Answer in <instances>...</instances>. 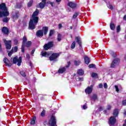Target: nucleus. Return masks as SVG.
I'll use <instances>...</instances> for the list:
<instances>
[{"label": "nucleus", "mask_w": 126, "mask_h": 126, "mask_svg": "<svg viewBox=\"0 0 126 126\" xmlns=\"http://www.w3.org/2000/svg\"><path fill=\"white\" fill-rule=\"evenodd\" d=\"M68 6L71 7V8H75L76 7V3L70 1L67 3Z\"/></svg>", "instance_id": "obj_14"}, {"label": "nucleus", "mask_w": 126, "mask_h": 126, "mask_svg": "<svg viewBox=\"0 0 126 126\" xmlns=\"http://www.w3.org/2000/svg\"><path fill=\"white\" fill-rule=\"evenodd\" d=\"M97 96L96 94H94L93 95L92 99L93 100H94V101H95V100H97Z\"/></svg>", "instance_id": "obj_35"}, {"label": "nucleus", "mask_w": 126, "mask_h": 126, "mask_svg": "<svg viewBox=\"0 0 126 126\" xmlns=\"http://www.w3.org/2000/svg\"><path fill=\"white\" fill-rule=\"evenodd\" d=\"M75 40H76V42L77 43L79 44L80 47H81V40L80 39V38H79V37H76Z\"/></svg>", "instance_id": "obj_23"}, {"label": "nucleus", "mask_w": 126, "mask_h": 126, "mask_svg": "<svg viewBox=\"0 0 126 126\" xmlns=\"http://www.w3.org/2000/svg\"><path fill=\"white\" fill-rule=\"evenodd\" d=\"M62 27H63V25H62L61 24H60L59 25V29H61L62 28Z\"/></svg>", "instance_id": "obj_52"}, {"label": "nucleus", "mask_w": 126, "mask_h": 126, "mask_svg": "<svg viewBox=\"0 0 126 126\" xmlns=\"http://www.w3.org/2000/svg\"><path fill=\"white\" fill-rule=\"evenodd\" d=\"M113 116L114 118H117V117L119 116V110L118 109L114 110L113 112Z\"/></svg>", "instance_id": "obj_21"}, {"label": "nucleus", "mask_w": 126, "mask_h": 126, "mask_svg": "<svg viewBox=\"0 0 126 126\" xmlns=\"http://www.w3.org/2000/svg\"><path fill=\"white\" fill-rule=\"evenodd\" d=\"M46 2L47 1H46V0H42V2L39 4L40 8H44V7H45V5H46Z\"/></svg>", "instance_id": "obj_15"}, {"label": "nucleus", "mask_w": 126, "mask_h": 126, "mask_svg": "<svg viewBox=\"0 0 126 126\" xmlns=\"http://www.w3.org/2000/svg\"><path fill=\"white\" fill-rule=\"evenodd\" d=\"M122 105L123 106H126V100H123L122 101Z\"/></svg>", "instance_id": "obj_45"}, {"label": "nucleus", "mask_w": 126, "mask_h": 126, "mask_svg": "<svg viewBox=\"0 0 126 126\" xmlns=\"http://www.w3.org/2000/svg\"><path fill=\"white\" fill-rule=\"evenodd\" d=\"M78 15H79V13H75V14L73 15V19H75L77 17Z\"/></svg>", "instance_id": "obj_36"}, {"label": "nucleus", "mask_w": 126, "mask_h": 126, "mask_svg": "<svg viewBox=\"0 0 126 126\" xmlns=\"http://www.w3.org/2000/svg\"><path fill=\"white\" fill-rule=\"evenodd\" d=\"M54 2H51V3H50V4H51V6H54Z\"/></svg>", "instance_id": "obj_55"}, {"label": "nucleus", "mask_w": 126, "mask_h": 126, "mask_svg": "<svg viewBox=\"0 0 126 126\" xmlns=\"http://www.w3.org/2000/svg\"><path fill=\"white\" fill-rule=\"evenodd\" d=\"M76 80L77 81H83V78H78Z\"/></svg>", "instance_id": "obj_43"}, {"label": "nucleus", "mask_w": 126, "mask_h": 126, "mask_svg": "<svg viewBox=\"0 0 126 126\" xmlns=\"http://www.w3.org/2000/svg\"><path fill=\"white\" fill-rule=\"evenodd\" d=\"M32 4H33V0H30L28 3V7H31V6H32Z\"/></svg>", "instance_id": "obj_30"}, {"label": "nucleus", "mask_w": 126, "mask_h": 126, "mask_svg": "<svg viewBox=\"0 0 126 126\" xmlns=\"http://www.w3.org/2000/svg\"><path fill=\"white\" fill-rule=\"evenodd\" d=\"M26 42H27V38L26 36H24L23 37V43L21 47V51L22 53H25V51L24 50L25 48V44H26Z\"/></svg>", "instance_id": "obj_8"}, {"label": "nucleus", "mask_w": 126, "mask_h": 126, "mask_svg": "<svg viewBox=\"0 0 126 126\" xmlns=\"http://www.w3.org/2000/svg\"><path fill=\"white\" fill-rule=\"evenodd\" d=\"M26 58L27 59H28V60H29V59H30V55H29V54H27L26 55Z\"/></svg>", "instance_id": "obj_50"}, {"label": "nucleus", "mask_w": 126, "mask_h": 126, "mask_svg": "<svg viewBox=\"0 0 126 126\" xmlns=\"http://www.w3.org/2000/svg\"><path fill=\"white\" fill-rule=\"evenodd\" d=\"M9 12L7 10L6 5L5 3H2L0 4V18L3 17V16H9Z\"/></svg>", "instance_id": "obj_2"}, {"label": "nucleus", "mask_w": 126, "mask_h": 126, "mask_svg": "<svg viewBox=\"0 0 126 126\" xmlns=\"http://www.w3.org/2000/svg\"><path fill=\"white\" fill-rule=\"evenodd\" d=\"M75 48V41H73L71 45V49H74Z\"/></svg>", "instance_id": "obj_33"}, {"label": "nucleus", "mask_w": 126, "mask_h": 126, "mask_svg": "<svg viewBox=\"0 0 126 126\" xmlns=\"http://www.w3.org/2000/svg\"><path fill=\"white\" fill-rule=\"evenodd\" d=\"M51 2H51L50 1H47V3H48L49 4H50Z\"/></svg>", "instance_id": "obj_59"}, {"label": "nucleus", "mask_w": 126, "mask_h": 126, "mask_svg": "<svg viewBox=\"0 0 126 126\" xmlns=\"http://www.w3.org/2000/svg\"><path fill=\"white\" fill-rule=\"evenodd\" d=\"M0 52H1V44L0 43Z\"/></svg>", "instance_id": "obj_57"}, {"label": "nucleus", "mask_w": 126, "mask_h": 126, "mask_svg": "<svg viewBox=\"0 0 126 126\" xmlns=\"http://www.w3.org/2000/svg\"><path fill=\"white\" fill-rule=\"evenodd\" d=\"M110 27L111 30H115L116 28V26H115V24H114L112 23H111L110 24Z\"/></svg>", "instance_id": "obj_25"}, {"label": "nucleus", "mask_w": 126, "mask_h": 126, "mask_svg": "<svg viewBox=\"0 0 126 126\" xmlns=\"http://www.w3.org/2000/svg\"><path fill=\"white\" fill-rule=\"evenodd\" d=\"M124 115H125V116H126V111H125L124 112Z\"/></svg>", "instance_id": "obj_61"}, {"label": "nucleus", "mask_w": 126, "mask_h": 126, "mask_svg": "<svg viewBox=\"0 0 126 126\" xmlns=\"http://www.w3.org/2000/svg\"><path fill=\"white\" fill-rule=\"evenodd\" d=\"M4 63L7 66H11V64L10 63V61H9L6 58H4L3 60Z\"/></svg>", "instance_id": "obj_12"}, {"label": "nucleus", "mask_w": 126, "mask_h": 126, "mask_svg": "<svg viewBox=\"0 0 126 126\" xmlns=\"http://www.w3.org/2000/svg\"><path fill=\"white\" fill-rule=\"evenodd\" d=\"M111 108H112V107L111 106V105H108L107 106V110H111Z\"/></svg>", "instance_id": "obj_49"}, {"label": "nucleus", "mask_w": 126, "mask_h": 126, "mask_svg": "<svg viewBox=\"0 0 126 126\" xmlns=\"http://www.w3.org/2000/svg\"><path fill=\"white\" fill-rule=\"evenodd\" d=\"M89 67H90V68L92 67L95 68L96 67L95 66V65L94 64H91L89 65Z\"/></svg>", "instance_id": "obj_41"}, {"label": "nucleus", "mask_w": 126, "mask_h": 126, "mask_svg": "<svg viewBox=\"0 0 126 126\" xmlns=\"http://www.w3.org/2000/svg\"><path fill=\"white\" fill-rule=\"evenodd\" d=\"M60 56V54L59 53H53L52 55L49 57L50 61H55L57 58H58Z\"/></svg>", "instance_id": "obj_10"}, {"label": "nucleus", "mask_w": 126, "mask_h": 126, "mask_svg": "<svg viewBox=\"0 0 126 126\" xmlns=\"http://www.w3.org/2000/svg\"><path fill=\"white\" fill-rule=\"evenodd\" d=\"M115 88L116 92L119 93V91H120V90H119V87H118V86L117 85H115Z\"/></svg>", "instance_id": "obj_42"}, {"label": "nucleus", "mask_w": 126, "mask_h": 126, "mask_svg": "<svg viewBox=\"0 0 126 126\" xmlns=\"http://www.w3.org/2000/svg\"><path fill=\"white\" fill-rule=\"evenodd\" d=\"M74 64L75 65H79V64H80V61H75Z\"/></svg>", "instance_id": "obj_32"}, {"label": "nucleus", "mask_w": 126, "mask_h": 126, "mask_svg": "<svg viewBox=\"0 0 126 126\" xmlns=\"http://www.w3.org/2000/svg\"><path fill=\"white\" fill-rule=\"evenodd\" d=\"M116 122H117V119L114 116H111L109 118V124L110 126H115V124H116Z\"/></svg>", "instance_id": "obj_7"}, {"label": "nucleus", "mask_w": 126, "mask_h": 126, "mask_svg": "<svg viewBox=\"0 0 126 126\" xmlns=\"http://www.w3.org/2000/svg\"><path fill=\"white\" fill-rule=\"evenodd\" d=\"M66 70L65 67H60L58 70L59 73H63Z\"/></svg>", "instance_id": "obj_19"}, {"label": "nucleus", "mask_w": 126, "mask_h": 126, "mask_svg": "<svg viewBox=\"0 0 126 126\" xmlns=\"http://www.w3.org/2000/svg\"><path fill=\"white\" fill-rule=\"evenodd\" d=\"M83 109L84 110H85V109H87V106L86 105H83Z\"/></svg>", "instance_id": "obj_51"}, {"label": "nucleus", "mask_w": 126, "mask_h": 126, "mask_svg": "<svg viewBox=\"0 0 126 126\" xmlns=\"http://www.w3.org/2000/svg\"><path fill=\"white\" fill-rule=\"evenodd\" d=\"M3 41L6 50H10V49H11V40H6V39H4Z\"/></svg>", "instance_id": "obj_6"}, {"label": "nucleus", "mask_w": 126, "mask_h": 126, "mask_svg": "<svg viewBox=\"0 0 126 126\" xmlns=\"http://www.w3.org/2000/svg\"><path fill=\"white\" fill-rule=\"evenodd\" d=\"M20 74L22 76H24V77H25V76H26V74H25V72L24 71H21Z\"/></svg>", "instance_id": "obj_39"}, {"label": "nucleus", "mask_w": 126, "mask_h": 126, "mask_svg": "<svg viewBox=\"0 0 126 126\" xmlns=\"http://www.w3.org/2000/svg\"><path fill=\"white\" fill-rule=\"evenodd\" d=\"M103 87L105 89H107V88H108V85H107V83H105L104 84Z\"/></svg>", "instance_id": "obj_44"}, {"label": "nucleus", "mask_w": 126, "mask_h": 126, "mask_svg": "<svg viewBox=\"0 0 126 126\" xmlns=\"http://www.w3.org/2000/svg\"><path fill=\"white\" fill-rule=\"evenodd\" d=\"M49 124L51 126H57V120L56 117L52 116L49 120Z\"/></svg>", "instance_id": "obj_5"}, {"label": "nucleus", "mask_w": 126, "mask_h": 126, "mask_svg": "<svg viewBox=\"0 0 126 126\" xmlns=\"http://www.w3.org/2000/svg\"><path fill=\"white\" fill-rule=\"evenodd\" d=\"M102 87H103V84H99V88H102Z\"/></svg>", "instance_id": "obj_54"}, {"label": "nucleus", "mask_w": 126, "mask_h": 126, "mask_svg": "<svg viewBox=\"0 0 126 126\" xmlns=\"http://www.w3.org/2000/svg\"><path fill=\"white\" fill-rule=\"evenodd\" d=\"M84 61L85 63L86 64H89V63H90V59L86 56L84 57Z\"/></svg>", "instance_id": "obj_20"}, {"label": "nucleus", "mask_w": 126, "mask_h": 126, "mask_svg": "<svg viewBox=\"0 0 126 126\" xmlns=\"http://www.w3.org/2000/svg\"><path fill=\"white\" fill-rule=\"evenodd\" d=\"M62 0H56L57 2H60Z\"/></svg>", "instance_id": "obj_60"}, {"label": "nucleus", "mask_w": 126, "mask_h": 126, "mask_svg": "<svg viewBox=\"0 0 126 126\" xmlns=\"http://www.w3.org/2000/svg\"><path fill=\"white\" fill-rule=\"evenodd\" d=\"M34 52H35V50H32V55H33Z\"/></svg>", "instance_id": "obj_56"}, {"label": "nucleus", "mask_w": 126, "mask_h": 126, "mask_svg": "<svg viewBox=\"0 0 126 126\" xmlns=\"http://www.w3.org/2000/svg\"><path fill=\"white\" fill-rule=\"evenodd\" d=\"M36 35L37 37H43L44 36V32L42 30H38L36 32Z\"/></svg>", "instance_id": "obj_13"}, {"label": "nucleus", "mask_w": 126, "mask_h": 126, "mask_svg": "<svg viewBox=\"0 0 126 126\" xmlns=\"http://www.w3.org/2000/svg\"><path fill=\"white\" fill-rule=\"evenodd\" d=\"M41 55L42 57H49V56H50L51 54H50V53L41 52Z\"/></svg>", "instance_id": "obj_22"}, {"label": "nucleus", "mask_w": 126, "mask_h": 126, "mask_svg": "<svg viewBox=\"0 0 126 126\" xmlns=\"http://www.w3.org/2000/svg\"><path fill=\"white\" fill-rule=\"evenodd\" d=\"M22 62V58L21 57H20L18 59L17 57H15L13 59V63H17V65L18 66H20L21 65V63Z\"/></svg>", "instance_id": "obj_3"}, {"label": "nucleus", "mask_w": 126, "mask_h": 126, "mask_svg": "<svg viewBox=\"0 0 126 126\" xmlns=\"http://www.w3.org/2000/svg\"><path fill=\"white\" fill-rule=\"evenodd\" d=\"M77 73L79 75H83L84 74V71L82 69H79Z\"/></svg>", "instance_id": "obj_24"}, {"label": "nucleus", "mask_w": 126, "mask_h": 126, "mask_svg": "<svg viewBox=\"0 0 126 126\" xmlns=\"http://www.w3.org/2000/svg\"><path fill=\"white\" fill-rule=\"evenodd\" d=\"M2 32H3V33H4V34H5L6 35H8V29H7V28L5 27H3V28L2 29Z\"/></svg>", "instance_id": "obj_17"}, {"label": "nucleus", "mask_w": 126, "mask_h": 126, "mask_svg": "<svg viewBox=\"0 0 126 126\" xmlns=\"http://www.w3.org/2000/svg\"><path fill=\"white\" fill-rule=\"evenodd\" d=\"M92 90H93V86H91L86 89L85 93L87 94H91V93H92Z\"/></svg>", "instance_id": "obj_11"}, {"label": "nucleus", "mask_w": 126, "mask_h": 126, "mask_svg": "<svg viewBox=\"0 0 126 126\" xmlns=\"http://www.w3.org/2000/svg\"><path fill=\"white\" fill-rule=\"evenodd\" d=\"M68 65L66 66V67H68L70 65V62H68Z\"/></svg>", "instance_id": "obj_53"}, {"label": "nucleus", "mask_w": 126, "mask_h": 126, "mask_svg": "<svg viewBox=\"0 0 126 126\" xmlns=\"http://www.w3.org/2000/svg\"><path fill=\"white\" fill-rule=\"evenodd\" d=\"M38 14H39V10L36 9L35 11L33 12L29 23V29L30 30H33V29L36 28L35 26H36L39 20V18L37 17Z\"/></svg>", "instance_id": "obj_1"}, {"label": "nucleus", "mask_w": 126, "mask_h": 126, "mask_svg": "<svg viewBox=\"0 0 126 126\" xmlns=\"http://www.w3.org/2000/svg\"><path fill=\"white\" fill-rule=\"evenodd\" d=\"M46 114V111L45 110H43L41 114H40V116H41L42 117H45V114Z\"/></svg>", "instance_id": "obj_37"}, {"label": "nucleus", "mask_w": 126, "mask_h": 126, "mask_svg": "<svg viewBox=\"0 0 126 126\" xmlns=\"http://www.w3.org/2000/svg\"><path fill=\"white\" fill-rule=\"evenodd\" d=\"M121 29V26H118L117 28V32H120V30Z\"/></svg>", "instance_id": "obj_46"}, {"label": "nucleus", "mask_w": 126, "mask_h": 126, "mask_svg": "<svg viewBox=\"0 0 126 126\" xmlns=\"http://www.w3.org/2000/svg\"><path fill=\"white\" fill-rule=\"evenodd\" d=\"M124 20H126V15H125L124 17Z\"/></svg>", "instance_id": "obj_58"}, {"label": "nucleus", "mask_w": 126, "mask_h": 126, "mask_svg": "<svg viewBox=\"0 0 126 126\" xmlns=\"http://www.w3.org/2000/svg\"><path fill=\"white\" fill-rule=\"evenodd\" d=\"M107 7H108V8H109V9H114V6H113V5H112V4H111L110 3H107Z\"/></svg>", "instance_id": "obj_26"}, {"label": "nucleus", "mask_w": 126, "mask_h": 126, "mask_svg": "<svg viewBox=\"0 0 126 126\" xmlns=\"http://www.w3.org/2000/svg\"><path fill=\"white\" fill-rule=\"evenodd\" d=\"M14 43L15 45H17V44L18 43V40L17 39H14Z\"/></svg>", "instance_id": "obj_47"}, {"label": "nucleus", "mask_w": 126, "mask_h": 126, "mask_svg": "<svg viewBox=\"0 0 126 126\" xmlns=\"http://www.w3.org/2000/svg\"><path fill=\"white\" fill-rule=\"evenodd\" d=\"M12 54H13V49H12L10 52H9L8 53V55L9 56V57H11V55H12Z\"/></svg>", "instance_id": "obj_40"}, {"label": "nucleus", "mask_w": 126, "mask_h": 126, "mask_svg": "<svg viewBox=\"0 0 126 126\" xmlns=\"http://www.w3.org/2000/svg\"><path fill=\"white\" fill-rule=\"evenodd\" d=\"M125 123L126 124V119L125 120Z\"/></svg>", "instance_id": "obj_64"}, {"label": "nucleus", "mask_w": 126, "mask_h": 126, "mask_svg": "<svg viewBox=\"0 0 126 126\" xmlns=\"http://www.w3.org/2000/svg\"><path fill=\"white\" fill-rule=\"evenodd\" d=\"M119 62L120 60H119V59H115L111 63V67H115L116 65H118V64H119Z\"/></svg>", "instance_id": "obj_9"}, {"label": "nucleus", "mask_w": 126, "mask_h": 126, "mask_svg": "<svg viewBox=\"0 0 126 126\" xmlns=\"http://www.w3.org/2000/svg\"><path fill=\"white\" fill-rule=\"evenodd\" d=\"M25 44L26 47H30V46H31V44H32V42L30 41H29Z\"/></svg>", "instance_id": "obj_31"}, {"label": "nucleus", "mask_w": 126, "mask_h": 126, "mask_svg": "<svg viewBox=\"0 0 126 126\" xmlns=\"http://www.w3.org/2000/svg\"><path fill=\"white\" fill-rule=\"evenodd\" d=\"M53 47H54V42L50 41L47 44H45L44 45L43 48L45 51H48V50H49L51 48H53Z\"/></svg>", "instance_id": "obj_4"}, {"label": "nucleus", "mask_w": 126, "mask_h": 126, "mask_svg": "<svg viewBox=\"0 0 126 126\" xmlns=\"http://www.w3.org/2000/svg\"><path fill=\"white\" fill-rule=\"evenodd\" d=\"M18 49V48H17V46H15L14 48V52H17V50Z\"/></svg>", "instance_id": "obj_48"}, {"label": "nucleus", "mask_w": 126, "mask_h": 126, "mask_svg": "<svg viewBox=\"0 0 126 126\" xmlns=\"http://www.w3.org/2000/svg\"><path fill=\"white\" fill-rule=\"evenodd\" d=\"M57 40L58 42H61V41H62V34H58L57 36Z\"/></svg>", "instance_id": "obj_28"}, {"label": "nucleus", "mask_w": 126, "mask_h": 126, "mask_svg": "<svg viewBox=\"0 0 126 126\" xmlns=\"http://www.w3.org/2000/svg\"><path fill=\"white\" fill-rule=\"evenodd\" d=\"M123 126H126V124H124Z\"/></svg>", "instance_id": "obj_63"}, {"label": "nucleus", "mask_w": 126, "mask_h": 126, "mask_svg": "<svg viewBox=\"0 0 126 126\" xmlns=\"http://www.w3.org/2000/svg\"><path fill=\"white\" fill-rule=\"evenodd\" d=\"M18 17H19V12H16L15 14L12 16V18L13 20H16L18 19Z\"/></svg>", "instance_id": "obj_16"}, {"label": "nucleus", "mask_w": 126, "mask_h": 126, "mask_svg": "<svg viewBox=\"0 0 126 126\" xmlns=\"http://www.w3.org/2000/svg\"><path fill=\"white\" fill-rule=\"evenodd\" d=\"M72 29H73V27H70V29L72 30Z\"/></svg>", "instance_id": "obj_62"}, {"label": "nucleus", "mask_w": 126, "mask_h": 126, "mask_svg": "<svg viewBox=\"0 0 126 126\" xmlns=\"http://www.w3.org/2000/svg\"><path fill=\"white\" fill-rule=\"evenodd\" d=\"M35 121H36V117H33L32 119V121L31 122V125H35Z\"/></svg>", "instance_id": "obj_29"}, {"label": "nucleus", "mask_w": 126, "mask_h": 126, "mask_svg": "<svg viewBox=\"0 0 126 126\" xmlns=\"http://www.w3.org/2000/svg\"><path fill=\"white\" fill-rule=\"evenodd\" d=\"M3 17H5L2 19L3 22H5V23L8 22V18H7V16H3Z\"/></svg>", "instance_id": "obj_27"}, {"label": "nucleus", "mask_w": 126, "mask_h": 126, "mask_svg": "<svg viewBox=\"0 0 126 126\" xmlns=\"http://www.w3.org/2000/svg\"><path fill=\"white\" fill-rule=\"evenodd\" d=\"M54 35V31L53 30H50L49 32V37L53 36Z\"/></svg>", "instance_id": "obj_38"}, {"label": "nucleus", "mask_w": 126, "mask_h": 126, "mask_svg": "<svg viewBox=\"0 0 126 126\" xmlns=\"http://www.w3.org/2000/svg\"><path fill=\"white\" fill-rule=\"evenodd\" d=\"M97 76H98V75L96 73H93L92 74V77H93L94 78H97Z\"/></svg>", "instance_id": "obj_34"}, {"label": "nucleus", "mask_w": 126, "mask_h": 126, "mask_svg": "<svg viewBox=\"0 0 126 126\" xmlns=\"http://www.w3.org/2000/svg\"><path fill=\"white\" fill-rule=\"evenodd\" d=\"M42 31H43L44 35H47V33H48L49 31V28H48V27H43Z\"/></svg>", "instance_id": "obj_18"}]
</instances>
